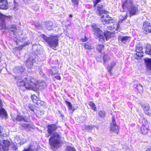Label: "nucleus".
<instances>
[{
	"mask_svg": "<svg viewBox=\"0 0 151 151\" xmlns=\"http://www.w3.org/2000/svg\"><path fill=\"white\" fill-rule=\"evenodd\" d=\"M99 114L101 117H104L105 115V112L104 111H100L99 112Z\"/></svg>",
	"mask_w": 151,
	"mask_h": 151,
	"instance_id": "nucleus-36",
	"label": "nucleus"
},
{
	"mask_svg": "<svg viewBox=\"0 0 151 151\" xmlns=\"http://www.w3.org/2000/svg\"><path fill=\"white\" fill-rule=\"evenodd\" d=\"M125 17H127V15H126Z\"/></svg>",
	"mask_w": 151,
	"mask_h": 151,
	"instance_id": "nucleus-57",
	"label": "nucleus"
},
{
	"mask_svg": "<svg viewBox=\"0 0 151 151\" xmlns=\"http://www.w3.org/2000/svg\"><path fill=\"white\" fill-rule=\"evenodd\" d=\"M142 28L144 30L143 32L145 34L151 32V26L148 22L145 21L144 23Z\"/></svg>",
	"mask_w": 151,
	"mask_h": 151,
	"instance_id": "nucleus-11",
	"label": "nucleus"
},
{
	"mask_svg": "<svg viewBox=\"0 0 151 151\" xmlns=\"http://www.w3.org/2000/svg\"><path fill=\"white\" fill-rule=\"evenodd\" d=\"M10 143L7 140H4L2 142L0 141V151L4 150L5 151L9 149Z\"/></svg>",
	"mask_w": 151,
	"mask_h": 151,
	"instance_id": "nucleus-10",
	"label": "nucleus"
},
{
	"mask_svg": "<svg viewBox=\"0 0 151 151\" xmlns=\"http://www.w3.org/2000/svg\"><path fill=\"white\" fill-rule=\"evenodd\" d=\"M65 103H66L67 105L68 106L69 109L70 110L73 109V107L72 106V104L70 102L67 101H65Z\"/></svg>",
	"mask_w": 151,
	"mask_h": 151,
	"instance_id": "nucleus-35",
	"label": "nucleus"
},
{
	"mask_svg": "<svg viewBox=\"0 0 151 151\" xmlns=\"http://www.w3.org/2000/svg\"><path fill=\"white\" fill-rule=\"evenodd\" d=\"M80 121L82 122H84L86 119V117L84 116H82L79 118Z\"/></svg>",
	"mask_w": 151,
	"mask_h": 151,
	"instance_id": "nucleus-42",
	"label": "nucleus"
},
{
	"mask_svg": "<svg viewBox=\"0 0 151 151\" xmlns=\"http://www.w3.org/2000/svg\"><path fill=\"white\" fill-rule=\"evenodd\" d=\"M109 57L107 55L105 54L103 57L104 62H105L107 60H109Z\"/></svg>",
	"mask_w": 151,
	"mask_h": 151,
	"instance_id": "nucleus-41",
	"label": "nucleus"
},
{
	"mask_svg": "<svg viewBox=\"0 0 151 151\" xmlns=\"http://www.w3.org/2000/svg\"><path fill=\"white\" fill-rule=\"evenodd\" d=\"M57 70L56 69L55 67L52 68V69L51 70L52 75H55L56 76H55V77L57 79H60V77L58 75V73L57 74H56V73H57Z\"/></svg>",
	"mask_w": 151,
	"mask_h": 151,
	"instance_id": "nucleus-21",
	"label": "nucleus"
},
{
	"mask_svg": "<svg viewBox=\"0 0 151 151\" xmlns=\"http://www.w3.org/2000/svg\"><path fill=\"white\" fill-rule=\"evenodd\" d=\"M7 116L6 112L4 109L0 108V116L2 118H6Z\"/></svg>",
	"mask_w": 151,
	"mask_h": 151,
	"instance_id": "nucleus-23",
	"label": "nucleus"
},
{
	"mask_svg": "<svg viewBox=\"0 0 151 151\" xmlns=\"http://www.w3.org/2000/svg\"><path fill=\"white\" fill-rule=\"evenodd\" d=\"M92 27V29L94 35L99 38L100 41H104L105 37L106 40L110 38L111 35L110 32L107 31L103 33L102 31L98 28V26L95 24H93Z\"/></svg>",
	"mask_w": 151,
	"mask_h": 151,
	"instance_id": "nucleus-1",
	"label": "nucleus"
},
{
	"mask_svg": "<svg viewBox=\"0 0 151 151\" xmlns=\"http://www.w3.org/2000/svg\"><path fill=\"white\" fill-rule=\"evenodd\" d=\"M29 125L27 124H22L21 127L22 129H23L26 128H29Z\"/></svg>",
	"mask_w": 151,
	"mask_h": 151,
	"instance_id": "nucleus-39",
	"label": "nucleus"
},
{
	"mask_svg": "<svg viewBox=\"0 0 151 151\" xmlns=\"http://www.w3.org/2000/svg\"><path fill=\"white\" fill-rule=\"evenodd\" d=\"M122 20H120L119 21L118 23H115L112 26H111V29H115L116 30H118L119 27V23H121L122 21Z\"/></svg>",
	"mask_w": 151,
	"mask_h": 151,
	"instance_id": "nucleus-24",
	"label": "nucleus"
},
{
	"mask_svg": "<svg viewBox=\"0 0 151 151\" xmlns=\"http://www.w3.org/2000/svg\"><path fill=\"white\" fill-rule=\"evenodd\" d=\"M28 45V44H26V45Z\"/></svg>",
	"mask_w": 151,
	"mask_h": 151,
	"instance_id": "nucleus-58",
	"label": "nucleus"
},
{
	"mask_svg": "<svg viewBox=\"0 0 151 151\" xmlns=\"http://www.w3.org/2000/svg\"><path fill=\"white\" fill-rule=\"evenodd\" d=\"M31 79H33L34 80V81L31 82V85L32 86V87L31 90H32L35 91L40 87H43L45 84V83L43 81H38L32 78Z\"/></svg>",
	"mask_w": 151,
	"mask_h": 151,
	"instance_id": "nucleus-7",
	"label": "nucleus"
},
{
	"mask_svg": "<svg viewBox=\"0 0 151 151\" xmlns=\"http://www.w3.org/2000/svg\"><path fill=\"white\" fill-rule=\"evenodd\" d=\"M124 9L127 8L129 12L130 16L136 14L138 13V6L132 5V2L131 0L126 1L122 5Z\"/></svg>",
	"mask_w": 151,
	"mask_h": 151,
	"instance_id": "nucleus-5",
	"label": "nucleus"
},
{
	"mask_svg": "<svg viewBox=\"0 0 151 151\" xmlns=\"http://www.w3.org/2000/svg\"><path fill=\"white\" fill-rule=\"evenodd\" d=\"M103 5L101 3L98 4L97 7V11L96 12L99 14H101V13H102V11L105 10L103 9Z\"/></svg>",
	"mask_w": 151,
	"mask_h": 151,
	"instance_id": "nucleus-22",
	"label": "nucleus"
},
{
	"mask_svg": "<svg viewBox=\"0 0 151 151\" xmlns=\"http://www.w3.org/2000/svg\"><path fill=\"white\" fill-rule=\"evenodd\" d=\"M146 54L151 55V46L150 45H146Z\"/></svg>",
	"mask_w": 151,
	"mask_h": 151,
	"instance_id": "nucleus-26",
	"label": "nucleus"
},
{
	"mask_svg": "<svg viewBox=\"0 0 151 151\" xmlns=\"http://www.w3.org/2000/svg\"><path fill=\"white\" fill-rule=\"evenodd\" d=\"M89 105L92 107V109L94 111H96V108L94 103L92 102H90L89 103Z\"/></svg>",
	"mask_w": 151,
	"mask_h": 151,
	"instance_id": "nucleus-32",
	"label": "nucleus"
},
{
	"mask_svg": "<svg viewBox=\"0 0 151 151\" xmlns=\"http://www.w3.org/2000/svg\"><path fill=\"white\" fill-rule=\"evenodd\" d=\"M36 9H35V10H36V11H37L39 9V8L38 7L36 6Z\"/></svg>",
	"mask_w": 151,
	"mask_h": 151,
	"instance_id": "nucleus-50",
	"label": "nucleus"
},
{
	"mask_svg": "<svg viewBox=\"0 0 151 151\" xmlns=\"http://www.w3.org/2000/svg\"><path fill=\"white\" fill-rule=\"evenodd\" d=\"M34 80L33 79H31V78L27 80L25 78L19 77L18 78L17 85L20 87L19 88L23 91L25 90V88L31 90L32 87L31 85V82L34 81Z\"/></svg>",
	"mask_w": 151,
	"mask_h": 151,
	"instance_id": "nucleus-3",
	"label": "nucleus"
},
{
	"mask_svg": "<svg viewBox=\"0 0 151 151\" xmlns=\"http://www.w3.org/2000/svg\"><path fill=\"white\" fill-rule=\"evenodd\" d=\"M2 106V102L1 100L0 99V107H1Z\"/></svg>",
	"mask_w": 151,
	"mask_h": 151,
	"instance_id": "nucleus-47",
	"label": "nucleus"
},
{
	"mask_svg": "<svg viewBox=\"0 0 151 151\" xmlns=\"http://www.w3.org/2000/svg\"><path fill=\"white\" fill-rule=\"evenodd\" d=\"M148 125L147 124H143L141 127V132L142 134H146L148 132Z\"/></svg>",
	"mask_w": 151,
	"mask_h": 151,
	"instance_id": "nucleus-18",
	"label": "nucleus"
},
{
	"mask_svg": "<svg viewBox=\"0 0 151 151\" xmlns=\"http://www.w3.org/2000/svg\"><path fill=\"white\" fill-rule=\"evenodd\" d=\"M31 98L33 100V101L35 103L36 101L35 99L37 98V96L35 95H32L31 97Z\"/></svg>",
	"mask_w": 151,
	"mask_h": 151,
	"instance_id": "nucleus-43",
	"label": "nucleus"
},
{
	"mask_svg": "<svg viewBox=\"0 0 151 151\" xmlns=\"http://www.w3.org/2000/svg\"><path fill=\"white\" fill-rule=\"evenodd\" d=\"M36 148H33L32 146L31 147L30 146H29L28 149H24L23 151H33Z\"/></svg>",
	"mask_w": 151,
	"mask_h": 151,
	"instance_id": "nucleus-37",
	"label": "nucleus"
},
{
	"mask_svg": "<svg viewBox=\"0 0 151 151\" xmlns=\"http://www.w3.org/2000/svg\"><path fill=\"white\" fill-rule=\"evenodd\" d=\"M101 0H93V6L95 7L96 5H97L100 2Z\"/></svg>",
	"mask_w": 151,
	"mask_h": 151,
	"instance_id": "nucleus-40",
	"label": "nucleus"
},
{
	"mask_svg": "<svg viewBox=\"0 0 151 151\" xmlns=\"http://www.w3.org/2000/svg\"><path fill=\"white\" fill-rule=\"evenodd\" d=\"M48 133L49 134V135L47 136L48 137L50 135H51L52 133L54 131H55L57 129L56 125L55 124H52L50 125H48L47 126Z\"/></svg>",
	"mask_w": 151,
	"mask_h": 151,
	"instance_id": "nucleus-16",
	"label": "nucleus"
},
{
	"mask_svg": "<svg viewBox=\"0 0 151 151\" xmlns=\"http://www.w3.org/2000/svg\"><path fill=\"white\" fill-rule=\"evenodd\" d=\"M108 29L113 30V29H111V26H109L107 27Z\"/></svg>",
	"mask_w": 151,
	"mask_h": 151,
	"instance_id": "nucleus-49",
	"label": "nucleus"
},
{
	"mask_svg": "<svg viewBox=\"0 0 151 151\" xmlns=\"http://www.w3.org/2000/svg\"><path fill=\"white\" fill-rule=\"evenodd\" d=\"M30 110H31L32 111H33V112H34V110H33V109H32L30 108Z\"/></svg>",
	"mask_w": 151,
	"mask_h": 151,
	"instance_id": "nucleus-52",
	"label": "nucleus"
},
{
	"mask_svg": "<svg viewBox=\"0 0 151 151\" xmlns=\"http://www.w3.org/2000/svg\"><path fill=\"white\" fill-rule=\"evenodd\" d=\"M140 105L143 108L145 113L149 116L151 115V114L149 112L150 107L147 104H143L141 103Z\"/></svg>",
	"mask_w": 151,
	"mask_h": 151,
	"instance_id": "nucleus-13",
	"label": "nucleus"
},
{
	"mask_svg": "<svg viewBox=\"0 0 151 151\" xmlns=\"http://www.w3.org/2000/svg\"><path fill=\"white\" fill-rule=\"evenodd\" d=\"M84 47L86 49L91 50L93 48V46L89 42H87L84 45Z\"/></svg>",
	"mask_w": 151,
	"mask_h": 151,
	"instance_id": "nucleus-28",
	"label": "nucleus"
},
{
	"mask_svg": "<svg viewBox=\"0 0 151 151\" xmlns=\"http://www.w3.org/2000/svg\"><path fill=\"white\" fill-rule=\"evenodd\" d=\"M29 125V128H28V129H29L30 128H32L34 129V126L32 124L30 123V124H28Z\"/></svg>",
	"mask_w": 151,
	"mask_h": 151,
	"instance_id": "nucleus-44",
	"label": "nucleus"
},
{
	"mask_svg": "<svg viewBox=\"0 0 151 151\" xmlns=\"http://www.w3.org/2000/svg\"><path fill=\"white\" fill-rule=\"evenodd\" d=\"M8 8V3L6 0L0 1V8L2 9H6Z\"/></svg>",
	"mask_w": 151,
	"mask_h": 151,
	"instance_id": "nucleus-17",
	"label": "nucleus"
},
{
	"mask_svg": "<svg viewBox=\"0 0 151 151\" xmlns=\"http://www.w3.org/2000/svg\"><path fill=\"white\" fill-rule=\"evenodd\" d=\"M3 129L0 126V138L1 137V136L2 135L3 136H4V134H6L4 133V132Z\"/></svg>",
	"mask_w": 151,
	"mask_h": 151,
	"instance_id": "nucleus-38",
	"label": "nucleus"
},
{
	"mask_svg": "<svg viewBox=\"0 0 151 151\" xmlns=\"http://www.w3.org/2000/svg\"><path fill=\"white\" fill-rule=\"evenodd\" d=\"M136 52L137 53L134 55V57L135 58L143 56L144 52L142 51V48L141 45H137L136 47Z\"/></svg>",
	"mask_w": 151,
	"mask_h": 151,
	"instance_id": "nucleus-9",
	"label": "nucleus"
},
{
	"mask_svg": "<svg viewBox=\"0 0 151 151\" xmlns=\"http://www.w3.org/2000/svg\"><path fill=\"white\" fill-rule=\"evenodd\" d=\"M51 135L49 139V142L50 145L56 148H59L61 143V136L59 133L54 132Z\"/></svg>",
	"mask_w": 151,
	"mask_h": 151,
	"instance_id": "nucleus-4",
	"label": "nucleus"
},
{
	"mask_svg": "<svg viewBox=\"0 0 151 151\" xmlns=\"http://www.w3.org/2000/svg\"><path fill=\"white\" fill-rule=\"evenodd\" d=\"M96 128L97 129H98V128L97 126H93L92 125H88L87 127V129L88 130H92L93 129H94V128Z\"/></svg>",
	"mask_w": 151,
	"mask_h": 151,
	"instance_id": "nucleus-34",
	"label": "nucleus"
},
{
	"mask_svg": "<svg viewBox=\"0 0 151 151\" xmlns=\"http://www.w3.org/2000/svg\"><path fill=\"white\" fill-rule=\"evenodd\" d=\"M65 151H76V150L74 147L68 146H67Z\"/></svg>",
	"mask_w": 151,
	"mask_h": 151,
	"instance_id": "nucleus-31",
	"label": "nucleus"
},
{
	"mask_svg": "<svg viewBox=\"0 0 151 151\" xmlns=\"http://www.w3.org/2000/svg\"><path fill=\"white\" fill-rule=\"evenodd\" d=\"M14 4L13 5L12 7V9L14 11L17 10L19 9L18 4L15 1L14 2Z\"/></svg>",
	"mask_w": 151,
	"mask_h": 151,
	"instance_id": "nucleus-29",
	"label": "nucleus"
},
{
	"mask_svg": "<svg viewBox=\"0 0 151 151\" xmlns=\"http://www.w3.org/2000/svg\"><path fill=\"white\" fill-rule=\"evenodd\" d=\"M1 54L0 53V61H1Z\"/></svg>",
	"mask_w": 151,
	"mask_h": 151,
	"instance_id": "nucleus-55",
	"label": "nucleus"
},
{
	"mask_svg": "<svg viewBox=\"0 0 151 151\" xmlns=\"http://www.w3.org/2000/svg\"><path fill=\"white\" fill-rule=\"evenodd\" d=\"M42 37L44 40L47 43L50 47L56 50V48L58 45V37L56 36H50L49 37H46L45 35H42Z\"/></svg>",
	"mask_w": 151,
	"mask_h": 151,
	"instance_id": "nucleus-6",
	"label": "nucleus"
},
{
	"mask_svg": "<svg viewBox=\"0 0 151 151\" xmlns=\"http://www.w3.org/2000/svg\"><path fill=\"white\" fill-rule=\"evenodd\" d=\"M119 126L116 124L115 118H113L112 122L111 124V130L117 134L119 131Z\"/></svg>",
	"mask_w": 151,
	"mask_h": 151,
	"instance_id": "nucleus-12",
	"label": "nucleus"
},
{
	"mask_svg": "<svg viewBox=\"0 0 151 151\" xmlns=\"http://www.w3.org/2000/svg\"><path fill=\"white\" fill-rule=\"evenodd\" d=\"M116 63L114 62H112L110 63V65L108 66L107 68L108 70L110 73H111V70L115 66Z\"/></svg>",
	"mask_w": 151,
	"mask_h": 151,
	"instance_id": "nucleus-27",
	"label": "nucleus"
},
{
	"mask_svg": "<svg viewBox=\"0 0 151 151\" xmlns=\"http://www.w3.org/2000/svg\"><path fill=\"white\" fill-rule=\"evenodd\" d=\"M137 88L139 91H142L143 88V86L140 84H138L137 85Z\"/></svg>",
	"mask_w": 151,
	"mask_h": 151,
	"instance_id": "nucleus-33",
	"label": "nucleus"
},
{
	"mask_svg": "<svg viewBox=\"0 0 151 151\" xmlns=\"http://www.w3.org/2000/svg\"><path fill=\"white\" fill-rule=\"evenodd\" d=\"M118 39L120 41L124 43L129 41L130 37L127 36H120L118 37Z\"/></svg>",
	"mask_w": 151,
	"mask_h": 151,
	"instance_id": "nucleus-19",
	"label": "nucleus"
},
{
	"mask_svg": "<svg viewBox=\"0 0 151 151\" xmlns=\"http://www.w3.org/2000/svg\"><path fill=\"white\" fill-rule=\"evenodd\" d=\"M44 114V113L42 112V114Z\"/></svg>",
	"mask_w": 151,
	"mask_h": 151,
	"instance_id": "nucleus-56",
	"label": "nucleus"
},
{
	"mask_svg": "<svg viewBox=\"0 0 151 151\" xmlns=\"http://www.w3.org/2000/svg\"><path fill=\"white\" fill-rule=\"evenodd\" d=\"M7 17L0 13V29L4 28L9 29L11 32V34L14 35V37L16 38L19 34V31L17 29L16 26L12 24L7 27L6 26L4 22L5 19Z\"/></svg>",
	"mask_w": 151,
	"mask_h": 151,
	"instance_id": "nucleus-2",
	"label": "nucleus"
},
{
	"mask_svg": "<svg viewBox=\"0 0 151 151\" xmlns=\"http://www.w3.org/2000/svg\"><path fill=\"white\" fill-rule=\"evenodd\" d=\"M49 25H48L47 26V29H48L49 30L50 29V28H49L48 27H47L48 26H49Z\"/></svg>",
	"mask_w": 151,
	"mask_h": 151,
	"instance_id": "nucleus-53",
	"label": "nucleus"
},
{
	"mask_svg": "<svg viewBox=\"0 0 151 151\" xmlns=\"http://www.w3.org/2000/svg\"><path fill=\"white\" fill-rule=\"evenodd\" d=\"M104 48V46L103 45H98L96 47V50L99 52H101Z\"/></svg>",
	"mask_w": 151,
	"mask_h": 151,
	"instance_id": "nucleus-30",
	"label": "nucleus"
},
{
	"mask_svg": "<svg viewBox=\"0 0 151 151\" xmlns=\"http://www.w3.org/2000/svg\"><path fill=\"white\" fill-rule=\"evenodd\" d=\"M144 61L147 68L148 69L151 70V58H146Z\"/></svg>",
	"mask_w": 151,
	"mask_h": 151,
	"instance_id": "nucleus-20",
	"label": "nucleus"
},
{
	"mask_svg": "<svg viewBox=\"0 0 151 151\" xmlns=\"http://www.w3.org/2000/svg\"><path fill=\"white\" fill-rule=\"evenodd\" d=\"M35 62V60L34 57L32 55L30 56L27 61L26 65L29 68H31L32 65L33 63Z\"/></svg>",
	"mask_w": 151,
	"mask_h": 151,
	"instance_id": "nucleus-14",
	"label": "nucleus"
},
{
	"mask_svg": "<svg viewBox=\"0 0 151 151\" xmlns=\"http://www.w3.org/2000/svg\"><path fill=\"white\" fill-rule=\"evenodd\" d=\"M72 17V14H70L69 15V17Z\"/></svg>",
	"mask_w": 151,
	"mask_h": 151,
	"instance_id": "nucleus-54",
	"label": "nucleus"
},
{
	"mask_svg": "<svg viewBox=\"0 0 151 151\" xmlns=\"http://www.w3.org/2000/svg\"><path fill=\"white\" fill-rule=\"evenodd\" d=\"M146 151H151V148L147 149Z\"/></svg>",
	"mask_w": 151,
	"mask_h": 151,
	"instance_id": "nucleus-48",
	"label": "nucleus"
},
{
	"mask_svg": "<svg viewBox=\"0 0 151 151\" xmlns=\"http://www.w3.org/2000/svg\"><path fill=\"white\" fill-rule=\"evenodd\" d=\"M49 24H50V25L51 27H52V23H51V22H50V23H49Z\"/></svg>",
	"mask_w": 151,
	"mask_h": 151,
	"instance_id": "nucleus-51",
	"label": "nucleus"
},
{
	"mask_svg": "<svg viewBox=\"0 0 151 151\" xmlns=\"http://www.w3.org/2000/svg\"><path fill=\"white\" fill-rule=\"evenodd\" d=\"M79 0H72V2L75 4L77 5L78 4V1Z\"/></svg>",
	"mask_w": 151,
	"mask_h": 151,
	"instance_id": "nucleus-45",
	"label": "nucleus"
},
{
	"mask_svg": "<svg viewBox=\"0 0 151 151\" xmlns=\"http://www.w3.org/2000/svg\"><path fill=\"white\" fill-rule=\"evenodd\" d=\"M99 14L101 15V20L103 22L105 23H104V24L110 23V21L112 20V19H111V18L109 17L108 12L106 10L103 11L101 14Z\"/></svg>",
	"mask_w": 151,
	"mask_h": 151,
	"instance_id": "nucleus-8",
	"label": "nucleus"
},
{
	"mask_svg": "<svg viewBox=\"0 0 151 151\" xmlns=\"http://www.w3.org/2000/svg\"><path fill=\"white\" fill-rule=\"evenodd\" d=\"M82 40L83 42H84L86 41L87 40V38H85V40H84V39H83Z\"/></svg>",
	"mask_w": 151,
	"mask_h": 151,
	"instance_id": "nucleus-46",
	"label": "nucleus"
},
{
	"mask_svg": "<svg viewBox=\"0 0 151 151\" xmlns=\"http://www.w3.org/2000/svg\"><path fill=\"white\" fill-rule=\"evenodd\" d=\"M24 70L25 68L23 66H20L15 67L14 69V71L15 73H19L22 72Z\"/></svg>",
	"mask_w": 151,
	"mask_h": 151,
	"instance_id": "nucleus-25",
	"label": "nucleus"
},
{
	"mask_svg": "<svg viewBox=\"0 0 151 151\" xmlns=\"http://www.w3.org/2000/svg\"><path fill=\"white\" fill-rule=\"evenodd\" d=\"M16 119L18 121H24L25 122H29V116H22L18 115L16 118Z\"/></svg>",
	"mask_w": 151,
	"mask_h": 151,
	"instance_id": "nucleus-15",
	"label": "nucleus"
}]
</instances>
